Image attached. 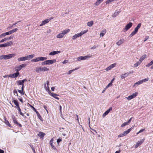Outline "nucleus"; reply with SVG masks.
I'll return each instance as SVG.
<instances>
[{
	"instance_id": "obj_39",
	"label": "nucleus",
	"mask_w": 153,
	"mask_h": 153,
	"mask_svg": "<svg viewBox=\"0 0 153 153\" xmlns=\"http://www.w3.org/2000/svg\"><path fill=\"white\" fill-rule=\"evenodd\" d=\"M149 79V78L148 77H147L146 78L144 79H143L141 80L142 83H143L144 82H146L148 81Z\"/></svg>"
},
{
	"instance_id": "obj_29",
	"label": "nucleus",
	"mask_w": 153,
	"mask_h": 153,
	"mask_svg": "<svg viewBox=\"0 0 153 153\" xmlns=\"http://www.w3.org/2000/svg\"><path fill=\"white\" fill-rule=\"evenodd\" d=\"M138 32V30L134 29V30L129 35L130 37H132L134 35L136 34Z\"/></svg>"
},
{
	"instance_id": "obj_10",
	"label": "nucleus",
	"mask_w": 153,
	"mask_h": 153,
	"mask_svg": "<svg viewBox=\"0 0 153 153\" xmlns=\"http://www.w3.org/2000/svg\"><path fill=\"white\" fill-rule=\"evenodd\" d=\"M133 23L131 22H130L127 24L125 27L123 29V31L124 32H126L132 26Z\"/></svg>"
},
{
	"instance_id": "obj_51",
	"label": "nucleus",
	"mask_w": 153,
	"mask_h": 153,
	"mask_svg": "<svg viewBox=\"0 0 153 153\" xmlns=\"http://www.w3.org/2000/svg\"><path fill=\"white\" fill-rule=\"evenodd\" d=\"M112 85V84H111V83H109L108 85H107L106 87H105V89H107L110 86H111Z\"/></svg>"
},
{
	"instance_id": "obj_21",
	"label": "nucleus",
	"mask_w": 153,
	"mask_h": 153,
	"mask_svg": "<svg viewBox=\"0 0 153 153\" xmlns=\"http://www.w3.org/2000/svg\"><path fill=\"white\" fill-rule=\"evenodd\" d=\"M124 42V39H121L117 42L116 44L117 45L120 46Z\"/></svg>"
},
{
	"instance_id": "obj_55",
	"label": "nucleus",
	"mask_w": 153,
	"mask_h": 153,
	"mask_svg": "<svg viewBox=\"0 0 153 153\" xmlns=\"http://www.w3.org/2000/svg\"><path fill=\"white\" fill-rule=\"evenodd\" d=\"M44 107L45 108V109L46 110V111L47 112V113H48V110L47 109V106H46L44 105Z\"/></svg>"
},
{
	"instance_id": "obj_20",
	"label": "nucleus",
	"mask_w": 153,
	"mask_h": 153,
	"mask_svg": "<svg viewBox=\"0 0 153 153\" xmlns=\"http://www.w3.org/2000/svg\"><path fill=\"white\" fill-rule=\"evenodd\" d=\"M129 74V73H126L124 74H122L120 75V78L122 79H124L128 76Z\"/></svg>"
},
{
	"instance_id": "obj_59",
	"label": "nucleus",
	"mask_w": 153,
	"mask_h": 153,
	"mask_svg": "<svg viewBox=\"0 0 153 153\" xmlns=\"http://www.w3.org/2000/svg\"><path fill=\"white\" fill-rule=\"evenodd\" d=\"M55 88L54 87H52L51 88V90L52 91H54Z\"/></svg>"
},
{
	"instance_id": "obj_25",
	"label": "nucleus",
	"mask_w": 153,
	"mask_h": 153,
	"mask_svg": "<svg viewBox=\"0 0 153 153\" xmlns=\"http://www.w3.org/2000/svg\"><path fill=\"white\" fill-rule=\"evenodd\" d=\"M88 31V30H85L81 31L80 33H78L80 37L82 36L83 34H85Z\"/></svg>"
},
{
	"instance_id": "obj_45",
	"label": "nucleus",
	"mask_w": 153,
	"mask_h": 153,
	"mask_svg": "<svg viewBox=\"0 0 153 153\" xmlns=\"http://www.w3.org/2000/svg\"><path fill=\"white\" fill-rule=\"evenodd\" d=\"M124 136H125L124 135V134L123 132V133H121L120 134H119L118 136V137L119 138V137H123Z\"/></svg>"
},
{
	"instance_id": "obj_38",
	"label": "nucleus",
	"mask_w": 153,
	"mask_h": 153,
	"mask_svg": "<svg viewBox=\"0 0 153 153\" xmlns=\"http://www.w3.org/2000/svg\"><path fill=\"white\" fill-rule=\"evenodd\" d=\"M4 123L6 125L8 126H9L10 127H12L11 126L10 124V123H9V122L8 121H7V120L6 119H5Z\"/></svg>"
},
{
	"instance_id": "obj_16",
	"label": "nucleus",
	"mask_w": 153,
	"mask_h": 153,
	"mask_svg": "<svg viewBox=\"0 0 153 153\" xmlns=\"http://www.w3.org/2000/svg\"><path fill=\"white\" fill-rule=\"evenodd\" d=\"M19 71H16V73L9 75V77L11 78L17 77L19 75Z\"/></svg>"
},
{
	"instance_id": "obj_33",
	"label": "nucleus",
	"mask_w": 153,
	"mask_h": 153,
	"mask_svg": "<svg viewBox=\"0 0 153 153\" xmlns=\"http://www.w3.org/2000/svg\"><path fill=\"white\" fill-rule=\"evenodd\" d=\"M94 22L93 21H90L87 23V25L89 27H91L93 25Z\"/></svg>"
},
{
	"instance_id": "obj_8",
	"label": "nucleus",
	"mask_w": 153,
	"mask_h": 153,
	"mask_svg": "<svg viewBox=\"0 0 153 153\" xmlns=\"http://www.w3.org/2000/svg\"><path fill=\"white\" fill-rule=\"evenodd\" d=\"M138 93L137 92L133 93L132 94L130 95L128 97H126L128 100H130L136 97L138 95Z\"/></svg>"
},
{
	"instance_id": "obj_13",
	"label": "nucleus",
	"mask_w": 153,
	"mask_h": 153,
	"mask_svg": "<svg viewBox=\"0 0 153 153\" xmlns=\"http://www.w3.org/2000/svg\"><path fill=\"white\" fill-rule=\"evenodd\" d=\"M117 65L116 63H114V64H111L110 66H109L108 67L106 68L105 70L106 71H108L109 70H111L112 68H114Z\"/></svg>"
},
{
	"instance_id": "obj_43",
	"label": "nucleus",
	"mask_w": 153,
	"mask_h": 153,
	"mask_svg": "<svg viewBox=\"0 0 153 153\" xmlns=\"http://www.w3.org/2000/svg\"><path fill=\"white\" fill-rule=\"evenodd\" d=\"M145 128H143L141 129H140L138 132L136 134L137 135H138L139 133L143 132L144 131H145Z\"/></svg>"
},
{
	"instance_id": "obj_4",
	"label": "nucleus",
	"mask_w": 153,
	"mask_h": 153,
	"mask_svg": "<svg viewBox=\"0 0 153 153\" xmlns=\"http://www.w3.org/2000/svg\"><path fill=\"white\" fill-rule=\"evenodd\" d=\"M49 68L45 66L37 67L35 69L36 71L38 73H39L40 71H49Z\"/></svg>"
},
{
	"instance_id": "obj_2",
	"label": "nucleus",
	"mask_w": 153,
	"mask_h": 153,
	"mask_svg": "<svg viewBox=\"0 0 153 153\" xmlns=\"http://www.w3.org/2000/svg\"><path fill=\"white\" fill-rule=\"evenodd\" d=\"M34 56V54H31L28 55L27 56L22 57L19 58L17 59V60L19 62H20L21 61H25L27 60H30L33 58Z\"/></svg>"
},
{
	"instance_id": "obj_41",
	"label": "nucleus",
	"mask_w": 153,
	"mask_h": 153,
	"mask_svg": "<svg viewBox=\"0 0 153 153\" xmlns=\"http://www.w3.org/2000/svg\"><path fill=\"white\" fill-rule=\"evenodd\" d=\"M153 64V62L152 61L150 63L146 65V67H148Z\"/></svg>"
},
{
	"instance_id": "obj_64",
	"label": "nucleus",
	"mask_w": 153,
	"mask_h": 153,
	"mask_svg": "<svg viewBox=\"0 0 153 153\" xmlns=\"http://www.w3.org/2000/svg\"><path fill=\"white\" fill-rule=\"evenodd\" d=\"M18 99H19V101H21V102H23V100H22V98H18Z\"/></svg>"
},
{
	"instance_id": "obj_48",
	"label": "nucleus",
	"mask_w": 153,
	"mask_h": 153,
	"mask_svg": "<svg viewBox=\"0 0 153 153\" xmlns=\"http://www.w3.org/2000/svg\"><path fill=\"white\" fill-rule=\"evenodd\" d=\"M13 122L14 123L17 124L18 123V122L16 121L15 118V117H13Z\"/></svg>"
},
{
	"instance_id": "obj_40",
	"label": "nucleus",
	"mask_w": 153,
	"mask_h": 153,
	"mask_svg": "<svg viewBox=\"0 0 153 153\" xmlns=\"http://www.w3.org/2000/svg\"><path fill=\"white\" fill-rule=\"evenodd\" d=\"M141 26V23H139L138 24L137 26L135 28V29L137 30L138 31V29L140 28V27Z\"/></svg>"
},
{
	"instance_id": "obj_18",
	"label": "nucleus",
	"mask_w": 153,
	"mask_h": 153,
	"mask_svg": "<svg viewBox=\"0 0 153 153\" xmlns=\"http://www.w3.org/2000/svg\"><path fill=\"white\" fill-rule=\"evenodd\" d=\"M107 32V30L106 29H104L102 30L100 33V37H103Z\"/></svg>"
},
{
	"instance_id": "obj_50",
	"label": "nucleus",
	"mask_w": 153,
	"mask_h": 153,
	"mask_svg": "<svg viewBox=\"0 0 153 153\" xmlns=\"http://www.w3.org/2000/svg\"><path fill=\"white\" fill-rule=\"evenodd\" d=\"M13 93L15 95L18 96L17 92L16 90H15L13 91Z\"/></svg>"
},
{
	"instance_id": "obj_5",
	"label": "nucleus",
	"mask_w": 153,
	"mask_h": 153,
	"mask_svg": "<svg viewBox=\"0 0 153 153\" xmlns=\"http://www.w3.org/2000/svg\"><path fill=\"white\" fill-rule=\"evenodd\" d=\"M56 62V60L55 59H52L51 60H46L43 62L42 63V65H49L53 64Z\"/></svg>"
},
{
	"instance_id": "obj_9",
	"label": "nucleus",
	"mask_w": 153,
	"mask_h": 153,
	"mask_svg": "<svg viewBox=\"0 0 153 153\" xmlns=\"http://www.w3.org/2000/svg\"><path fill=\"white\" fill-rule=\"evenodd\" d=\"M26 66V65L25 64H23L21 65L16 66L15 68V70L16 71H18L21 70L23 68H25Z\"/></svg>"
},
{
	"instance_id": "obj_37",
	"label": "nucleus",
	"mask_w": 153,
	"mask_h": 153,
	"mask_svg": "<svg viewBox=\"0 0 153 153\" xmlns=\"http://www.w3.org/2000/svg\"><path fill=\"white\" fill-rule=\"evenodd\" d=\"M140 63L141 62L139 61L137 62L136 63L134 64V68H136L140 64Z\"/></svg>"
},
{
	"instance_id": "obj_23",
	"label": "nucleus",
	"mask_w": 153,
	"mask_h": 153,
	"mask_svg": "<svg viewBox=\"0 0 153 153\" xmlns=\"http://www.w3.org/2000/svg\"><path fill=\"white\" fill-rule=\"evenodd\" d=\"M79 37H80V36L78 33L74 34L72 36V39L73 40H75Z\"/></svg>"
},
{
	"instance_id": "obj_47",
	"label": "nucleus",
	"mask_w": 153,
	"mask_h": 153,
	"mask_svg": "<svg viewBox=\"0 0 153 153\" xmlns=\"http://www.w3.org/2000/svg\"><path fill=\"white\" fill-rule=\"evenodd\" d=\"M128 124L127 122H125L121 125V127H123L126 126V125Z\"/></svg>"
},
{
	"instance_id": "obj_60",
	"label": "nucleus",
	"mask_w": 153,
	"mask_h": 153,
	"mask_svg": "<svg viewBox=\"0 0 153 153\" xmlns=\"http://www.w3.org/2000/svg\"><path fill=\"white\" fill-rule=\"evenodd\" d=\"M4 44H0V48H4Z\"/></svg>"
},
{
	"instance_id": "obj_17",
	"label": "nucleus",
	"mask_w": 153,
	"mask_h": 153,
	"mask_svg": "<svg viewBox=\"0 0 153 153\" xmlns=\"http://www.w3.org/2000/svg\"><path fill=\"white\" fill-rule=\"evenodd\" d=\"M49 94L50 95L53 97L55 98L58 100H59V97H57V96H58L59 95L57 94H55L54 93H51V92H49Z\"/></svg>"
},
{
	"instance_id": "obj_42",
	"label": "nucleus",
	"mask_w": 153,
	"mask_h": 153,
	"mask_svg": "<svg viewBox=\"0 0 153 153\" xmlns=\"http://www.w3.org/2000/svg\"><path fill=\"white\" fill-rule=\"evenodd\" d=\"M36 113L37 115V116L38 118L40 120H41V119H42V118L40 115L38 111H36Z\"/></svg>"
},
{
	"instance_id": "obj_61",
	"label": "nucleus",
	"mask_w": 153,
	"mask_h": 153,
	"mask_svg": "<svg viewBox=\"0 0 153 153\" xmlns=\"http://www.w3.org/2000/svg\"><path fill=\"white\" fill-rule=\"evenodd\" d=\"M132 119V117L131 118L128 120V121L127 122V123H128V124H129L130 123V122H131V120Z\"/></svg>"
},
{
	"instance_id": "obj_46",
	"label": "nucleus",
	"mask_w": 153,
	"mask_h": 153,
	"mask_svg": "<svg viewBox=\"0 0 153 153\" xmlns=\"http://www.w3.org/2000/svg\"><path fill=\"white\" fill-rule=\"evenodd\" d=\"M13 102H14L16 106L19 104L18 102L16 100H13Z\"/></svg>"
},
{
	"instance_id": "obj_63",
	"label": "nucleus",
	"mask_w": 153,
	"mask_h": 153,
	"mask_svg": "<svg viewBox=\"0 0 153 153\" xmlns=\"http://www.w3.org/2000/svg\"><path fill=\"white\" fill-rule=\"evenodd\" d=\"M49 81H46V85H49Z\"/></svg>"
},
{
	"instance_id": "obj_31",
	"label": "nucleus",
	"mask_w": 153,
	"mask_h": 153,
	"mask_svg": "<svg viewBox=\"0 0 153 153\" xmlns=\"http://www.w3.org/2000/svg\"><path fill=\"white\" fill-rule=\"evenodd\" d=\"M132 129V128H131L127 130L126 131H124L123 132L124 134V135L126 136L127 134H128Z\"/></svg>"
},
{
	"instance_id": "obj_14",
	"label": "nucleus",
	"mask_w": 153,
	"mask_h": 153,
	"mask_svg": "<svg viewBox=\"0 0 153 153\" xmlns=\"http://www.w3.org/2000/svg\"><path fill=\"white\" fill-rule=\"evenodd\" d=\"M144 139H143L141 140L138 141L134 146L135 148H137L139 146H140L144 142Z\"/></svg>"
},
{
	"instance_id": "obj_49",
	"label": "nucleus",
	"mask_w": 153,
	"mask_h": 153,
	"mask_svg": "<svg viewBox=\"0 0 153 153\" xmlns=\"http://www.w3.org/2000/svg\"><path fill=\"white\" fill-rule=\"evenodd\" d=\"M18 91L22 95H23L24 94V91L22 90H18Z\"/></svg>"
},
{
	"instance_id": "obj_35",
	"label": "nucleus",
	"mask_w": 153,
	"mask_h": 153,
	"mask_svg": "<svg viewBox=\"0 0 153 153\" xmlns=\"http://www.w3.org/2000/svg\"><path fill=\"white\" fill-rule=\"evenodd\" d=\"M146 55H144L142 56L140 58L139 61L141 63L142 62L146 57Z\"/></svg>"
},
{
	"instance_id": "obj_15",
	"label": "nucleus",
	"mask_w": 153,
	"mask_h": 153,
	"mask_svg": "<svg viewBox=\"0 0 153 153\" xmlns=\"http://www.w3.org/2000/svg\"><path fill=\"white\" fill-rule=\"evenodd\" d=\"M4 44V47H6L9 46H13V42L12 41H10L7 42Z\"/></svg>"
},
{
	"instance_id": "obj_57",
	"label": "nucleus",
	"mask_w": 153,
	"mask_h": 153,
	"mask_svg": "<svg viewBox=\"0 0 153 153\" xmlns=\"http://www.w3.org/2000/svg\"><path fill=\"white\" fill-rule=\"evenodd\" d=\"M5 41V40L4 39H2L0 41V43L3 42Z\"/></svg>"
},
{
	"instance_id": "obj_30",
	"label": "nucleus",
	"mask_w": 153,
	"mask_h": 153,
	"mask_svg": "<svg viewBox=\"0 0 153 153\" xmlns=\"http://www.w3.org/2000/svg\"><path fill=\"white\" fill-rule=\"evenodd\" d=\"M8 32H6L4 33H2L0 35V38H4L7 35H9Z\"/></svg>"
},
{
	"instance_id": "obj_54",
	"label": "nucleus",
	"mask_w": 153,
	"mask_h": 153,
	"mask_svg": "<svg viewBox=\"0 0 153 153\" xmlns=\"http://www.w3.org/2000/svg\"><path fill=\"white\" fill-rule=\"evenodd\" d=\"M68 62V60H65L62 62V63L63 64H66V63H67Z\"/></svg>"
},
{
	"instance_id": "obj_12",
	"label": "nucleus",
	"mask_w": 153,
	"mask_h": 153,
	"mask_svg": "<svg viewBox=\"0 0 153 153\" xmlns=\"http://www.w3.org/2000/svg\"><path fill=\"white\" fill-rule=\"evenodd\" d=\"M53 19V18H51L49 19H48L45 20H44L42 21L41 24L39 26H43L47 23H48L50 21Z\"/></svg>"
},
{
	"instance_id": "obj_7",
	"label": "nucleus",
	"mask_w": 153,
	"mask_h": 153,
	"mask_svg": "<svg viewBox=\"0 0 153 153\" xmlns=\"http://www.w3.org/2000/svg\"><path fill=\"white\" fill-rule=\"evenodd\" d=\"M91 57V55L90 54H88L84 56H80L77 58V60L79 61H80L81 60H85L88 59Z\"/></svg>"
},
{
	"instance_id": "obj_34",
	"label": "nucleus",
	"mask_w": 153,
	"mask_h": 153,
	"mask_svg": "<svg viewBox=\"0 0 153 153\" xmlns=\"http://www.w3.org/2000/svg\"><path fill=\"white\" fill-rule=\"evenodd\" d=\"M78 68H75L74 69H73L72 70H71L68 71L67 72V74L68 75H69L71 74L74 71L78 70Z\"/></svg>"
},
{
	"instance_id": "obj_58",
	"label": "nucleus",
	"mask_w": 153,
	"mask_h": 153,
	"mask_svg": "<svg viewBox=\"0 0 153 153\" xmlns=\"http://www.w3.org/2000/svg\"><path fill=\"white\" fill-rule=\"evenodd\" d=\"M96 48V46H93V47H91V50L94 49H95Z\"/></svg>"
},
{
	"instance_id": "obj_56",
	"label": "nucleus",
	"mask_w": 153,
	"mask_h": 153,
	"mask_svg": "<svg viewBox=\"0 0 153 153\" xmlns=\"http://www.w3.org/2000/svg\"><path fill=\"white\" fill-rule=\"evenodd\" d=\"M31 107L33 108V110H34L36 112V111H37L35 109L33 106H31Z\"/></svg>"
},
{
	"instance_id": "obj_32",
	"label": "nucleus",
	"mask_w": 153,
	"mask_h": 153,
	"mask_svg": "<svg viewBox=\"0 0 153 153\" xmlns=\"http://www.w3.org/2000/svg\"><path fill=\"white\" fill-rule=\"evenodd\" d=\"M53 139H51L50 142V144L52 148L54 149H56V148L54 146L53 144Z\"/></svg>"
},
{
	"instance_id": "obj_36",
	"label": "nucleus",
	"mask_w": 153,
	"mask_h": 153,
	"mask_svg": "<svg viewBox=\"0 0 153 153\" xmlns=\"http://www.w3.org/2000/svg\"><path fill=\"white\" fill-rule=\"evenodd\" d=\"M44 87L46 91H48V92H50L49 91V85H46V84H45L44 85Z\"/></svg>"
},
{
	"instance_id": "obj_24",
	"label": "nucleus",
	"mask_w": 153,
	"mask_h": 153,
	"mask_svg": "<svg viewBox=\"0 0 153 153\" xmlns=\"http://www.w3.org/2000/svg\"><path fill=\"white\" fill-rule=\"evenodd\" d=\"M120 13V11L116 10L112 15V17L114 18L115 17Z\"/></svg>"
},
{
	"instance_id": "obj_22",
	"label": "nucleus",
	"mask_w": 153,
	"mask_h": 153,
	"mask_svg": "<svg viewBox=\"0 0 153 153\" xmlns=\"http://www.w3.org/2000/svg\"><path fill=\"white\" fill-rule=\"evenodd\" d=\"M60 51H53L50 53H49V55L51 56H53L56 54H57L60 53Z\"/></svg>"
},
{
	"instance_id": "obj_44",
	"label": "nucleus",
	"mask_w": 153,
	"mask_h": 153,
	"mask_svg": "<svg viewBox=\"0 0 153 153\" xmlns=\"http://www.w3.org/2000/svg\"><path fill=\"white\" fill-rule=\"evenodd\" d=\"M17 110H18V111H19V113H20V114L22 116H23L24 115V114L22 113L21 111V109H20V108H18L17 109Z\"/></svg>"
},
{
	"instance_id": "obj_62",
	"label": "nucleus",
	"mask_w": 153,
	"mask_h": 153,
	"mask_svg": "<svg viewBox=\"0 0 153 153\" xmlns=\"http://www.w3.org/2000/svg\"><path fill=\"white\" fill-rule=\"evenodd\" d=\"M8 77H9V75H5V76H3V77L4 78H7Z\"/></svg>"
},
{
	"instance_id": "obj_3",
	"label": "nucleus",
	"mask_w": 153,
	"mask_h": 153,
	"mask_svg": "<svg viewBox=\"0 0 153 153\" xmlns=\"http://www.w3.org/2000/svg\"><path fill=\"white\" fill-rule=\"evenodd\" d=\"M15 56V53H12L8 55H2L0 56V60L3 59L5 60L10 59Z\"/></svg>"
},
{
	"instance_id": "obj_6",
	"label": "nucleus",
	"mask_w": 153,
	"mask_h": 153,
	"mask_svg": "<svg viewBox=\"0 0 153 153\" xmlns=\"http://www.w3.org/2000/svg\"><path fill=\"white\" fill-rule=\"evenodd\" d=\"M47 59V58L44 57H39L31 60L32 62H36L40 61H43Z\"/></svg>"
},
{
	"instance_id": "obj_1",
	"label": "nucleus",
	"mask_w": 153,
	"mask_h": 153,
	"mask_svg": "<svg viewBox=\"0 0 153 153\" xmlns=\"http://www.w3.org/2000/svg\"><path fill=\"white\" fill-rule=\"evenodd\" d=\"M70 31V30L69 29H66L62 30L61 33H59L56 36L57 38L58 39H61L63 38L64 35Z\"/></svg>"
},
{
	"instance_id": "obj_26",
	"label": "nucleus",
	"mask_w": 153,
	"mask_h": 153,
	"mask_svg": "<svg viewBox=\"0 0 153 153\" xmlns=\"http://www.w3.org/2000/svg\"><path fill=\"white\" fill-rule=\"evenodd\" d=\"M18 29L17 28H15L9 31L8 32L9 33V35H10L15 32H16L17 30H18Z\"/></svg>"
},
{
	"instance_id": "obj_53",
	"label": "nucleus",
	"mask_w": 153,
	"mask_h": 153,
	"mask_svg": "<svg viewBox=\"0 0 153 153\" xmlns=\"http://www.w3.org/2000/svg\"><path fill=\"white\" fill-rule=\"evenodd\" d=\"M62 141V139L60 138H59L57 139V142L58 144H59V143L60 142Z\"/></svg>"
},
{
	"instance_id": "obj_19",
	"label": "nucleus",
	"mask_w": 153,
	"mask_h": 153,
	"mask_svg": "<svg viewBox=\"0 0 153 153\" xmlns=\"http://www.w3.org/2000/svg\"><path fill=\"white\" fill-rule=\"evenodd\" d=\"M112 110V107H110L109 109L107 110L106 111L105 113L102 115V117H104L106 116L109 112H110Z\"/></svg>"
},
{
	"instance_id": "obj_52",
	"label": "nucleus",
	"mask_w": 153,
	"mask_h": 153,
	"mask_svg": "<svg viewBox=\"0 0 153 153\" xmlns=\"http://www.w3.org/2000/svg\"><path fill=\"white\" fill-rule=\"evenodd\" d=\"M52 32L51 30L50 29H48L47 31V33H50Z\"/></svg>"
},
{
	"instance_id": "obj_28",
	"label": "nucleus",
	"mask_w": 153,
	"mask_h": 153,
	"mask_svg": "<svg viewBox=\"0 0 153 153\" xmlns=\"http://www.w3.org/2000/svg\"><path fill=\"white\" fill-rule=\"evenodd\" d=\"M45 135V133L42 132H40L38 135L41 138H43Z\"/></svg>"
},
{
	"instance_id": "obj_11",
	"label": "nucleus",
	"mask_w": 153,
	"mask_h": 153,
	"mask_svg": "<svg viewBox=\"0 0 153 153\" xmlns=\"http://www.w3.org/2000/svg\"><path fill=\"white\" fill-rule=\"evenodd\" d=\"M27 81L26 79H25L22 80H18L16 81V84L17 85H24V83L25 82H26Z\"/></svg>"
},
{
	"instance_id": "obj_27",
	"label": "nucleus",
	"mask_w": 153,
	"mask_h": 153,
	"mask_svg": "<svg viewBox=\"0 0 153 153\" xmlns=\"http://www.w3.org/2000/svg\"><path fill=\"white\" fill-rule=\"evenodd\" d=\"M142 83L141 80H140L135 83L133 86V87H136L137 86L139 85L142 84Z\"/></svg>"
}]
</instances>
